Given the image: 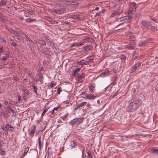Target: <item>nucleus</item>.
Segmentation results:
<instances>
[{"instance_id":"nucleus-62","label":"nucleus","mask_w":158,"mask_h":158,"mask_svg":"<svg viewBox=\"0 0 158 158\" xmlns=\"http://www.w3.org/2000/svg\"><path fill=\"white\" fill-rule=\"evenodd\" d=\"M1 154L2 155H3L5 154V152L3 150L1 149Z\"/></svg>"},{"instance_id":"nucleus-18","label":"nucleus","mask_w":158,"mask_h":158,"mask_svg":"<svg viewBox=\"0 0 158 158\" xmlns=\"http://www.w3.org/2000/svg\"><path fill=\"white\" fill-rule=\"evenodd\" d=\"M122 11V8L120 7H118L114 11V12H115L116 13V15H117L120 14Z\"/></svg>"},{"instance_id":"nucleus-17","label":"nucleus","mask_w":158,"mask_h":158,"mask_svg":"<svg viewBox=\"0 0 158 158\" xmlns=\"http://www.w3.org/2000/svg\"><path fill=\"white\" fill-rule=\"evenodd\" d=\"M6 128L7 131H13L14 130V127L9 124H7L6 125Z\"/></svg>"},{"instance_id":"nucleus-33","label":"nucleus","mask_w":158,"mask_h":158,"mask_svg":"<svg viewBox=\"0 0 158 158\" xmlns=\"http://www.w3.org/2000/svg\"><path fill=\"white\" fill-rule=\"evenodd\" d=\"M10 44L12 46H13L14 47H15V46H19V45H17L13 40H12Z\"/></svg>"},{"instance_id":"nucleus-37","label":"nucleus","mask_w":158,"mask_h":158,"mask_svg":"<svg viewBox=\"0 0 158 158\" xmlns=\"http://www.w3.org/2000/svg\"><path fill=\"white\" fill-rule=\"evenodd\" d=\"M45 39L50 43V45H52V44H51V43H52V41L50 38L48 36H47L45 38Z\"/></svg>"},{"instance_id":"nucleus-38","label":"nucleus","mask_w":158,"mask_h":158,"mask_svg":"<svg viewBox=\"0 0 158 158\" xmlns=\"http://www.w3.org/2000/svg\"><path fill=\"white\" fill-rule=\"evenodd\" d=\"M27 75L30 77H33L32 73L31 71H28L27 72Z\"/></svg>"},{"instance_id":"nucleus-27","label":"nucleus","mask_w":158,"mask_h":158,"mask_svg":"<svg viewBox=\"0 0 158 158\" xmlns=\"http://www.w3.org/2000/svg\"><path fill=\"white\" fill-rule=\"evenodd\" d=\"M70 145L72 148H75L76 146H77V143L76 142H74L73 141H71L70 142Z\"/></svg>"},{"instance_id":"nucleus-43","label":"nucleus","mask_w":158,"mask_h":158,"mask_svg":"<svg viewBox=\"0 0 158 158\" xmlns=\"http://www.w3.org/2000/svg\"><path fill=\"white\" fill-rule=\"evenodd\" d=\"M29 150V148L28 147H27V148H26L23 154V156H25L26 155L28 151Z\"/></svg>"},{"instance_id":"nucleus-41","label":"nucleus","mask_w":158,"mask_h":158,"mask_svg":"<svg viewBox=\"0 0 158 158\" xmlns=\"http://www.w3.org/2000/svg\"><path fill=\"white\" fill-rule=\"evenodd\" d=\"M51 44H52V45H51V47L53 49L55 52V51H57L56 47L54 46V44L53 42L51 43Z\"/></svg>"},{"instance_id":"nucleus-49","label":"nucleus","mask_w":158,"mask_h":158,"mask_svg":"<svg viewBox=\"0 0 158 158\" xmlns=\"http://www.w3.org/2000/svg\"><path fill=\"white\" fill-rule=\"evenodd\" d=\"M146 43V42H145V41L142 42H141V43H140L139 44V46H143L145 45Z\"/></svg>"},{"instance_id":"nucleus-57","label":"nucleus","mask_w":158,"mask_h":158,"mask_svg":"<svg viewBox=\"0 0 158 158\" xmlns=\"http://www.w3.org/2000/svg\"><path fill=\"white\" fill-rule=\"evenodd\" d=\"M155 90L156 91H158V83L156 85Z\"/></svg>"},{"instance_id":"nucleus-53","label":"nucleus","mask_w":158,"mask_h":158,"mask_svg":"<svg viewBox=\"0 0 158 158\" xmlns=\"http://www.w3.org/2000/svg\"><path fill=\"white\" fill-rule=\"evenodd\" d=\"M1 41L3 43H5L6 42V40L3 38H1Z\"/></svg>"},{"instance_id":"nucleus-23","label":"nucleus","mask_w":158,"mask_h":158,"mask_svg":"<svg viewBox=\"0 0 158 158\" xmlns=\"http://www.w3.org/2000/svg\"><path fill=\"white\" fill-rule=\"evenodd\" d=\"M80 70V69L79 68L76 69L73 72L72 75L73 76H75Z\"/></svg>"},{"instance_id":"nucleus-25","label":"nucleus","mask_w":158,"mask_h":158,"mask_svg":"<svg viewBox=\"0 0 158 158\" xmlns=\"http://www.w3.org/2000/svg\"><path fill=\"white\" fill-rule=\"evenodd\" d=\"M89 90L91 93H93L94 92L95 90V87L93 85H91L89 87Z\"/></svg>"},{"instance_id":"nucleus-1","label":"nucleus","mask_w":158,"mask_h":158,"mask_svg":"<svg viewBox=\"0 0 158 158\" xmlns=\"http://www.w3.org/2000/svg\"><path fill=\"white\" fill-rule=\"evenodd\" d=\"M130 103L127 107V110L129 112L135 111L142 104L141 101L139 99L130 101Z\"/></svg>"},{"instance_id":"nucleus-4","label":"nucleus","mask_w":158,"mask_h":158,"mask_svg":"<svg viewBox=\"0 0 158 158\" xmlns=\"http://www.w3.org/2000/svg\"><path fill=\"white\" fill-rule=\"evenodd\" d=\"M2 47H1V60L4 61L9 58V53L7 51L4 52Z\"/></svg>"},{"instance_id":"nucleus-39","label":"nucleus","mask_w":158,"mask_h":158,"mask_svg":"<svg viewBox=\"0 0 158 158\" xmlns=\"http://www.w3.org/2000/svg\"><path fill=\"white\" fill-rule=\"evenodd\" d=\"M39 147L40 148L41 147V138L40 137H39L38 139Z\"/></svg>"},{"instance_id":"nucleus-20","label":"nucleus","mask_w":158,"mask_h":158,"mask_svg":"<svg viewBox=\"0 0 158 158\" xmlns=\"http://www.w3.org/2000/svg\"><path fill=\"white\" fill-rule=\"evenodd\" d=\"M109 73V72L108 70H106L103 72L100 75L102 77H105L108 76Z\"/></svg>"},{"instance_id":"nucleus-12","label":"nucleus","mask_w":158,"mask_h":158,"mask_svg":"<svg viewBox=\"0 0 158 158\" xmlns=\"http://www.w3.org/2000/svg\"><path fill=\"white\" fill-rule=\"evenodd\" d=\"M42 52L44 55L48 56L51 55L52 54V52L51 51L46 49L45 48H43L42 49Z\"/></svg>"},{"instance_id":"nucleus-21","label":"nucleus","mask_w":158,"mask_h":158,"mask_svg":"<svg viewBox=\"0 0 158 158\" xmlns=\"http://www.w3.org/2000/svg\"><path fill=\"white\" fill-rule=\"evenodd\" d=\"M4 102L5 103V104L6 105L7 104L8 105L7 106L9 109H11V108H12V107L13 106V105L12 103L10 102H8L6 101H4Z\"/></svg>"},{"instance_id":"nucleus-10","label":"nucleus","mask_w":158,"mask_h":158,"mask_svg":"<svg viewBox=\"0 0 158 158\" xmlns=\"http://www.w3.org/2000/svg\"><path fill=\"white\" fill-rule=\"evenodd\" d=\"M77 81L80 82H82L85 79L84 76L82 74H78L77 76Z\"/></svg>"},{"instance_id":"nucleus-61","label":"nucleus","mask_w":158,"mask_h":158,"mask_svg":"<svg viewBox=\"0 0 158 158\" xmlns=\"http://www.w3.org/2000/svg\"><path fill=\"white\" fill-rule=\"evenodd\" d=\"M9 110L12 112L13 114H14L15 113H16V112L15 110H12V108H11V109H10Z\"/></svg>"},{"instance_id":"nucleus-44","label":"nucleus","mask_w":158,"mask_h":158,"mask_svg":"<svg viewBox=\"0 0 158 158\" xmlns=\"http://www.w3.org/2000/svg\"><path fill=\"white\" fill-rule=\"evenodd\" d=\"M6 1H4V0H1V5H6Z\"/></svg>"},{"instance_id":"nucleus-54","label":"nucleus","mask_w":158,"mask_h":158,"mask_svg":"<svg viewBox=\"0 0 158 158\" xmlns=\"http://www.w3.org/2000/svg\"><path fill=\"white\" fill-rule=\"evenodd\" d=\"M2 128L3 130L5 131H7V129L6 127H5L3 126L1 127Z\"/></svg>"},{"instance_id":"nucleus-19","label":"nucleus","mask_w":158,"mask_h":158,"mask_svg":"<svg viewBox=\"0 0 158 158\" xmlns=\"http://www.w3.org/2000/svg\"><path fill=\"white\" fill-rule=\"evenodd\" d=\"M86 98L88 99H94L95 96L88 94H86L85 95Z\"/></svg>"},{"instance_id":"nucleus-45","label":"nucleus","mask_w":158,"mask_h":158,"mask_svg":"<svg viewBox=\"0 0 158 158\" xmlns=\"http://www.w3.org/2000/svg\"><path fill=\"white\" fill-rule=\"evenodd\" d=\"M91 47V46H90V45H86L85 47L84 48L85 50H89L91 48H89V47Z\"/></svg>"},{"instance_id":"nucleus-51","label":"nucleus","mask_w":158,"mask_h":158,"mask_svg":"<svg viewBox=\"0 0 158 158\" xmlns=\"http://www.w3.org/2000/svg\"><path fill=\"white\" fill-rule=\"evenodd\" d=\"M120 59L122 60H125L126 59V57L122 55Z\"/></svg>"},{"instance_id":"nucleus-36","label":"nucleus","mask_w":158,"mask_h":158,"mask_svg":"<svg viewBox=\"0 0 158 158\" xmlns=\"http://www.w3.org/2000/svg\"><path fill=\"white\" fill-rule=\"evenodd\" d=\"M35 21V20L34 19H32L30 18H28L26 19V21L27 23H31Z\"/></svg>"},{"instance_id":"nucleus-47","label":"nucleus","mask_w":158,"mask_h":158,"mask_svg":"<svg viewBox=\"0 0 158 158\" xmlns=\"http://www.w3.org/2000/svg\"><path fill=\"white\" fill-rule=\"evenodd\" d=\"M116 13H115V12L114 11L112 13L111 15H110V17H113L117 15H116Z\"/></svg>"},{"instance_id":"nucleus-13","label":"nucleus","mask_w":158,"mask_h":158,"mask_svg":"<svg viewBox=\"0 0 158 158\" xmlns=\"http://www.w3.org/2000/svg\"><path fill=\"white\" fill-rule=\"evenodd\" d=\"M141 24L142 26L147 28H148L151 26L150 23L149 22L145 20L142 21Z\"/></svg>"},{"instance_id":"nucleus-50","label":"nucleus","mask_w":158,"mask_h":158,"mask_svg":"<svg viewBox=\"0 0 158 158\" xmlns=\"http://www.w3.org/2000/svg\"><path fill=\"white\" fill-rule=\"evenodd\" d=\"M61 91V88L60 87L58 88L57 91V94H60Z\"/></svg>"},{"instance_id":"nucleus-52","label":"nucleus","mask_w":158,"mask_h":158,"mask_svg":"<svg viewBox=\"0 0 158 158\" xmlns=\"http://www.w3.org/2000/svg\"><path fill=\"white\" fill-rule=\"evenodd\" d=\"M16 37H17V38L18 40H20L21 39V36H20V34L19 33L16 36Z\"/></svg>"},{"instance_id":"nucleus-15","label":"nucleus","mask_w":158,"mask_h":158,"mask_svg":"<svg viewBox=\"0 0 158 158\" xmlns=\"http://www.w3.org/2000/svg\"><path fill=\"white\" fill-rule=\"evenodd\" d=\"M133 44H130V45H127L126 46V48L130 49H133L134 48V45L136 43V41L135 40H132Z\"/></svg>"},{"instance_id":"nucleus-59","label":"nucleus","mask_w":158,"mask_h":158,"mask_svg":"<svg viewBox=\"0 0 158 158\" xmlns=\"http://www.w3.org/2000/svg\"><path fill=\"white\" fill-rule=\"evenodd\" d=\"M64 104H69V101H65L63 102Z\"/></svg>"},{"instance_id":"nucleus-8","label":"nucleus","mask_w":158,"mask_h":158,"mask_svg":"<svg viewBox=\"0 0 158 158\" xmlns=\"http://www.w3.org/2000/svg\"><path fill=\"white\" fill-rule=\"evenodd\" d=\"M65 10L64 9L62 8L60 9H54L52 10V11L55 13L58 14H62L65 13Z\"/></svg>"},{"instance_id":"nucleus-28","label":"nucleus","mask_w":158,"mask_h":158,"mask_svg":"<svg viewBox=\"0 0 158 158\" xmlns=\"http://www.w3.org/2000/svg\"><path fill=\"white\" fill-rule=\"evenodd\" d=\"M138 54L136 52H134L132 55V58L133 60H135L137 58Z\"/></svg>"},{"instance_id":"nucleus-64","label":"nucleus","mask_w":158,"mask_h":158,"mask_svg":"<svg viewBox=\"0 0 158 158\" xmlns=\"http://www.w3.org/2000/svg\"><path fill=\"white\" fill-rule=\"evenodd\" d=\"M27 81V79L26 78H24L23 81V82H25L26 81Z\"/></svg>"},{"instance_id":"nucleus-3","label":"nucleus","mask_w":158,"mask_h":158,"mask_svg":"<svg viewBox=\"0 0 158 158\" xmlns=\"http://www.w3.org/2000/svg\"><path fill=\"white\" fill-rule=\"evenodd\" d=\"M84 119V118L81 117L73 119L69 122L70 124L74 127H77L81 123Z\"/></svg>"},{"instance_id":"nucleus-48","label":"nucleus","mask_w":158,"mask_h":158,"mask_svg":"<svg viewBox=\"0 0 158 158\" xmlns=\"http://www.w3.org/2000/svg\"><path fill=\"white\" fill-rule=\"evenodd\" d=\"M12 33L14 35L16 36L18 34H19V33L17 31L15 30H14L12 32Z\"/></svg>"},{"instance_id":"nucleus-5","label":"nucleus","mask_w":158,"mask_h":158,"mask_svg":"<svg viewBox=\"0 0 158 158\" xmlns=\"http://www.w3.org/2000/svg\"><path fill=\"white\" fill-rule=\"evenodd\" d=\"M136 3L134 2H132L131 4V9L130 10L129 12L131 18H135L136 17L135 15V11L136 10Z\"/></svg>"},{"instance_id":"nucleus-40","label":"nucleus","mask_w":158,"mask_h":158,"mask_svg":"<svg viewBox=\"0 0 158 158\" xmlns=\"http://www.w3.org/2000/svg\"><path fill=\"white\" fill-rule=\"evenodd\" d=\"M68 114H66L60 117V118L62 119L63 120H64L66 119V118L68 117Z\"/></svg>"},{"instance_id":"nucleus-26","label":"nucleus","mask_w":158,"mask_h":158,"mask_svg":"<svg viewBox=\"0 0 158 158\" xmlns=\"http://www.w3.org/2000/svg\"><path fill=\"white\" fill-rule=\"evenodd\" d=\"M151 152L158 154V148L152 149L151 150Z\"/></svg>"},{"instance_id":"nucleus-42","label":"nucleus","mask_w":158,"mask_h":158,"mask_svg":"<svg viewBox=\"0 0 158 158\" xmlns=\"http://www.w3.org/2000/svg\"><path fill=\"white\" fill-rule=\"evenodd\" d=\"M22 90L23 91L25 94H26L28 95H29L30 94V92L27 89H22Z\"/></svg>"},{"instance_id":"nucleus-34","label":"nucleus","mask_w":158,"mask_h":158,"mask_svg":"<svg viewBox=\"0 0 158 158\" xmlns=\"http://www.w3.org/2000/svg\"><path fill=\"white\" fill-rule=\"evenodd\" d=\"M49 108H46L43 111L41 117H43L45 114V113L47 112Z\"/></svg>"},{"instance_id":"nucleus-60","label":"nucleus","mask_w":158,"mask_h":158,"mask_svg":"<svg viewBox=\"0 0 158 158\" xmlns=\"http://www.w3.org/2000/svg\"><path fill=\"white\" fill-rule=\"evenodd\" d=\"M100 15H101V13L100 12L97 13H96L95 16L96 17L97 16H100Z\"/></svg>"},{"instance_id":"nucleus-35","label":"nucleus","mask_w":158,"mask_h":158,"mask_svg":"<svg viewBox=\"0 0 158 158\" xmlns=\"http://www.w3.org/2000/svg\"><path fill=\"white\" fill-rule=\"evenodd\" d=\"M32 86L33 87L34 89L33 90H34V92H35V93L37 95L38 94L37 93V87H36V86L34 85H32Z\"/></svg>"},{"instance_id":"nucleus-46","label":"nucleus","mask_w":158,"mask_h":158,"mask_svg":"<svg viewBox=\"0 0 158 158\" xmlns=\"http://www.w3.org/2000/svg\"><path fill=\"white\" fill-rule=\"evenodd\" d=\"M151 29L153 31H155L157 30V27L155 26H151Z\"/></svg>"},{"instance_id":"nucleus-9","label":"nucleus","mask_w":158,"mask_h":158,"mask_svg":"<svg viewBox=\"0 0 158 158\" xmlns=\"http://www.w3.org/2000/svg\"><path fill=\"white\" fill-rule=\"evenodd\" d=\"M35 44H39L40 46H43L46 45L45 41L43 40L37 39L35 40Z\"/></svg>"},{"instance_id":"nucleus-22","label":"nucleus","mask_w":158,"mask_h":158,"mask_svg":"<svg viewBox=\"0 0 158 158\" xmlns=\"http://www.w3.org/2000/svg\"><path fill=\"white\" fill-rule=\"evenodd\" d=\"M47 20L52 24H56L57 23L56 21L54 20L50 17H48L47 19Z\"/></svg>"},{"instance_id":"nucleus-29","label":"nucleus","mask_w":158,"mask_h":158,"mask_svg":"<svg viewBox=\"0 0 158 158\" xmlns=\"http://www.w3.org/2000/svg\"><path fill=\"white\" fill-rule=\"evenodd\" d=\"M39 80L41 84H43V79L44 78L43 75L41 74H39Z\"/></svg>"},{"instance_id":"nucleus-63","label":"nucleus","mask_w":158,"mask_h":158,"mask_svg":"<svg viewBox=\"0 0 158 158\" xmlns=\"http://www.w3.org/2000/svg\"><path fill=\"white\" fill-rule=\"evenodd\" d=\"M59 108V106L56 107H55L53 109L55 110H57L58 109V108Z\"/></svg>"},{"instance_id":"nucleus-2","label":"nucleus","mask_w":158,"mask_h":158,"mask_svg":"<svg viewBox=\"0 0 158 158\" xmlns=\"http://www.w3.org/2000/svg\"><path fill=\"white\" fill-rule=\"evenodd\" d=\"M131 21L130 18L128 16L118 18L114 21V24L115 25H117L115 27V28L121 25L130 23Z\"/></svg>"},{"instance_id":"nucleus-31","label":"nucleus","mask_w":158,"mask_h":158,"mask_svg":"<svg viewBox=\"0 0 158 158\" xmlns=\"http://www.w3.org/2000/svg\"><path fill=\"white\" fill-rule=\"evenodd\" d=\"M56 85V83L53 81H52L50 84L49 85V86L51 88H52Z\"/></svg>"},{"instance_id":"nucleus-6","label":"nucleus","mask_w":158,"mask_h":158,"mask_svg":"<svg viewBox=\"0 0 158 158\" xmlns=\"http://www.w3.org/2000/svg\"><path fill=\"white\" fill-rule=\"evenodd\" d=\"M26 40L29 48L32 51L34 49L33 47V43L32 40L27 36L25 35Z\"/></svg>"},{"instance_id":"nucleus-30","label":"nucleus","mask_w":158,"mask_h":158,"mask_svg":"<svg viewBox=\"0 0 158 158\" xmlns=\"http://www.w3.org/2000/svg\"><path fill=\"white\" fill-rule=\"evenodd\" d=\"M88 156L89 158H93V156L91 152L89 151H88L87 152Z\"/></svg>"},{"instance_id":"nucleus-55","label":"nucleus","mask_w":158,"mask_h":158,"mask_svg":"<svg viewBox=\"0 0 158 158\" xmlns=\"http://www.w3.org/2000/svg\"><path fill=\"white\" fill-rule=\"evenodd\" d=\"M8 30L12 33V32L14 30H13V29H12L11 28H8Z\"/></svg>"},{"instance_id":"nucleus-24","label":"nucleus","mask_w":158,"mask_h":158,"mask_svg":"<svg viewBox=\"0 0 158 158\" xmlns=\"http://www.w3.org/2000/svg\"><path fill=\"white\" fill-rule=\"evenodd\" d=\"M83 45L82 43L81 42H78V43H74L72 44V47H73L75 46H77L78 47L82 46Z\"/></svg>"},{"instance_id":"nucleus-32","label":"nucleus","mask_w":158,"mask_h":158,"mask_svg":"<svg viewBox=\"0 0 158 158\" xmlns=\"http://www.w3.org/2000/svg\"><path fill=\"white\" fill-rule=\"evenodd\" d=\"M85 63V61L84 60H82L81 61H79L77 62V64L79 65H82Z\"/></svg>"},{"instance_id":"nucleus-11","label":"nucleus","mask_w":158,"mask_h":158,"mask_svg":"<svg viewBox=\"0 0 158 158\" xmlns=\"http://www.w3.org/2000/svg\"><path fill=\"white\" fill-rule=\"evenodd\" d=\"M86 102H83L77 105L74 108V109L75 110H77L78 109L85 106L86 105Z\"/></svg>"},{"instance_id":"nucleus-16","label":"nucleus","mask_w":158,"mask_h":158,"mask_svg":"<svg viewBox=\"0 0 158 158\" xmlns=\"http://www.w3.org/2000/svg\"><path fill=\"white\" fill-rule=\"evenodd\" d=\"M83 39L86 40L89 43H92L93 42V39L87 36H84L83 37Z\"/></svg>"},{"instance_id":"nucleus-14","label":"nucleus","mask_w":158,"mask_h":158,"mask_svg":"<svg viewBox=\"0 0 158 158\" xmlns=\"http://www.w3.org/2000/svg\"><path fill=\"white\" fill-rule=\"evenodd\" d=\"M141 64L139 62L136 63L133 67V68L131 69V72H134L137 69V68Z\"/></svg>"},{"instance_id":"nucleus-56","label":"nucleus","mask_w":158,"mask_h":158,"mask_svg":"<svg viewBox=\"0 0 158 158\" xmlns=\"http://www.w3.org/2000/svg\"><path fill=\"white\" fill-rule=\"evenodd\" d=\"M32 80L34 82H37L38 81L37 79L35 77L32 78Z\"/></svg>"},{"instance_id":"nucleus-58","label":"nucleus","mask_w":158,"mask_h":158,"mask_svg":"<svg viewBox=\"0 0 158 158\" xmlns=\"http://www.w3.org/2000/svg\"><path fill=\"white\" fill-rule=\"evenodd\" d=\"M1 16L2 15L1 13L0 14ZM6 20L5 19H3L1 17V21H2V22H3L4 21H5Z\"/></svg>"},{"instance_id":"nucleus-7","label":"nucleus","mask_w":158,"mask_h":158,"mask_svg":"<svg viewBox=\"0 0 158 158\" xmlns=\"http://www.w3.org/2000/svg\"><path fill=\"white\" fill-rule=\"evenodd\" d=\"M36 128L35 125H33L28 130V135L31 136V138L34 135Z\"/></svg>"}]
</instances>
